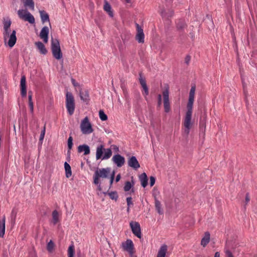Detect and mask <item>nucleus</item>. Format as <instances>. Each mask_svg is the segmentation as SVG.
<instances>
[{"instance_id": "obj_1", "label": "nucleus", "mask_w": 257, "mask_h": 257, "mask_svg": "<svg viewBox=\"0 0 257 257\" xmlns=\"http://www.w3.org/2000/svg\"><path fill=\"white\" fill-rule=\"evenodd\" d=\"M193 106V86L191 87L190 93L189 102L187 105L188 110L185 118L184 125V133L186 135H188L191 124V119L192 116V109Z\"/></svg>"}, {"instance_id": "obj_2", "label": "nucleus", "mask_w": 257, "mask_h": 257, "mask_svg": "<svg viewBox=\"0 0 257 257\" xmlns=\"http://www.w3.org/2000/svg\"><path fill=\"white\" fill-rule=\"evenodd\" d=\"M3 37L5 42L8 39V45L10 47L12 48L15 45L17 41L15 30H13L11 32L10 28L4 29Z\"/></svg>"}, {"instance_id": "obj_3", "label": "nucleus", "mask_w": 257, "mask_h": 257, "mask_svg": "<svg viewBox=\"0 0 257 257\" xmlns=\"http://www.w3.org/2000/svg\"><path fill=\"white\" fill-rule=\"evenodd\" d=\"M110 173V169L109 168L97 169L93 175V183L95 185H98L100 183L99 178H106Z\"/></svg>"}, {"instance_id": "obj_4", "label": "nucleus", "mask_w": 257, "mask_h": 257, "mask_svg": "<svg viewBox=\"0 0 257 257\" xmlns=\"http://www.w3.org/2000/svg\"><path fill=\"white\" fill-rule=\"evenodd\" d=\"M112 155V151L110 149H104L103 145H100L97 147L96 152V158L97 160L108 159Z\"/></svg>"}, {"instance_id": "obj_5", "label": "nucleus", "mask_w": 257, "mask_h": 257, "mask_svg": "<svg viewBox=\"0 0 257 257\" xmlns=\"http://www.w3.org/2000/svg\"><path fill=\"white\" fill-rule=\"evenodd\" d=\"M51 51L53 56L55 59L60 60L62 58V53L61 50L59 41L58 39H52Z\"/></svg>"}, {"instance_id": "obj_6", "label": "nucleus", "mask_w": 257, "mask_h": 257, "mask_svg": "<svg viewBox=\"0 0 257 257\" xmlns=\"http://www.w3.org/2000/svg\"><path fill=\"white\" fill-rule=\"evenodd\" d=\"M66 107L69 115H72L75 110L74 98L72 93L68 91L66 93Z\"/></svg>"}, {"instance_id": "obj_7", "label": "nucleus", "mask_w": 257, "mask_h": 257, "mask_svg": "<svg viewBox=\"0 0 257 257\" xmlns=\"http://www.w3.org/2000/svg\"><path fill=\"white\" fill-rule=\"evenodd\" d=\"M80 128L82 133L84 135H89L93 133L94 131L87 116L82 120Z\"/></svg>"}, {"instance_id": "obj_8", "label": "nucleus", "mask_w": 257, "mask_h": 257, "mask_svg": "<svg viewBox=\"0 0 257 257\" xmlns=\"http://www.w3.org/2000/svg\"><path fill=\"white\" fill-rule=\"evenodd\" d=\"M18 15L20 19L27 21L30 24H34L35 20L34 16L27 10H19L18 11Z\"/></svg>"}, {"instance_id": "obj_9", "label": "nucleus", "mask_w": 257, "mask_h": 257, "mask_svg": "<svg viewBox=\"0 0 257 257\" xmlns=\"http://www.w3.org/2000/svg\"><path fill=\"white\" fill-rule=\"evenodd\" d=\"M130 225L133 234L140 238L142 236V233L139 223L136 221H131L130 223Z\"/></svg>"}, {"instance_id": "obj_10", "label": "nucleus", "mask_w": 257, "mask_h": 257, "mask_svg": "<svg viewBox=\"0 0 257 257\" xmlns=\"http://www.w3.org/2000/svg\"><path fill=\"white\" fill-rule=\"evenodd\" d=\"M121 246L123 250L127 251L128 253L135 251L134 244L131 239H127L125 241L121 243Z\"/></svg>"}, {"instance_id": "obj_11", "label": "nucleus", "mask_w": 257, "mask_h": 257, "mask_svg": "<svg viewBox=\"0 0 257 257\" xmlns=\"http://www.w3.org/2000/svg\"><path fill=\"white\" fill-rule=\"evenodd\" d=\"M163 96L164 99V106L165 111L168 112L170 111V106L169 99V89L167 88L163 91Z\"/></svg>"}, {"instance_id": "obj_12", "label": "nucleus", "mask_w": 257, "mask_h": 257, "mask_svg": "<svg viewBox=\"0 0 257 257\" xmlns=\"http://www.w3.org/2000/svg\"><path fill=\"white\" fill-rule=\"evenodd\" d=\"M137 34L136 39L139 43H143L144 42L145 35L143 30L141 28L138 24H136Z\"/></svg>"}, {"instance_id": "obj_13", "label": "nucleus", "mask_w": 257, "mask_h": 257, "mask_svg": "<svg viewBox=\"0 0 257 257\" xmlns=\"http://www.w3.org/2000/svg\"><path fill=\"white\" fill-rule=\"evenodd\" d=\"M206 120L205 117L201 119L199 124V137L204 140L205 136Z\"/></svg>"}, {"instance_id": "obj_14", "label": "nucleus", "mask_w": 257, "mask_h": 257, "mask_svg": "<svg viewBox=\"0 0 257 257\" xmlns=\"http://www.w3.org/2000/svg\"><path fill=\"white\" fill-rule=\"evenodd\" d=\"M21 94L22 97H26L27 95L26 78L25 75L21 77L20 82Z\"/></svg>"}, {"instance_id": "obj_15", "label": "nucleus", "mask_w": 257, "mask_h": 257, "mask_svg": "<svg viewBox=\"0 0 257 257\" xmlns=\"http://www.w3.org/2000/svg\"><path fill=\"white\" fill-rule=\"evenodd\" d=\"M49 31V28L47 26L44 27L41 31L40 37L45 43L48 42Z\"/></svg>"}, {"instance_id": "obj_16", "label": "nucleus", "mask_w": 257, "mask_h": 257, "mask_svg": "<svg viewBox=\"0 0 257 257\" xmlns=\"http://www.w3.org/2000/svg\"><path fill=\"white\" fill-rule=\"evenodd\" d=\"M168 250V246L166 244H163L160 247L157 257H165Z\"/></svg>"}, {"instance_id": "obj_17", "label": "nucleus", "mask_w": 257, "mask_h": 257, "mask_svg": "<svg viewBox=\"0 0 257 257\" xmlns=\"http://www.w3.org/2000/svg\"><path fill=\"white\" fill-rule=\"evenodd\" d=\"M6 217L3 216L2 220H0V237H3L5 233V226Z\"/></svg>"}, {"instance_id": "obj_18", "label": "nucleus", "mask_w": 257, "mask_h": 257, "mask_svg": "<svg viewBox=\"0 0 257 257\" xmlns=\"http://www.w3.org/2000/svg\"><path fill=\"white\" fill-rule=\"evenodd\" d=\"M25 8H29L31 11L35 9V3L33 0H22Z\"/></svg>"}, {"instance_id": "obj_19", "label": "nucleus", "mask_w": 257, "mask_h": 257, "mask_svg": "<svg viewBox=\"0 0 257 257\" xmlns=\"http://www.w3.org/2000/svg\"><path fill=\"white\" fill-rule=\"evenodd\" d=\"M210 233L209 232H205L204 233V236L202 238L201 240V244L203 247H205L206 246V245L209 243L210 241Z\"/></svg>"}, {"instance_id": "obj_20", "label": "nucleus", "mask_w": 257, "mask_h": 257, "mask_svg": "<svg viewBox=\"0 0 257 257\" xmlns=\"http://www.w3.org/2000/svg\"><path fill=\"white\" fill-rule=\"evenodd\" d=\"M35 44L41 54L45 55L47 53V49L41 42H37Z\"/></svg>"}, {"instance_id": "obj_21", "label": "nucleus", "mask_w": 257, "mask_h": 257, "mask_svg": "<svg viewBox=\"0 0 257 257\" xmlns=\"http://www.w3.org/2000/svg\"><path fill=\"white\" fill-rule=\"evenodd\" d=\"M78 151L79 153L84 152V155H86L90 153V149L86 145H80L78 148Z\"/></svg>"}, {"instance_id": "obj_22", "label": "nucleus", "mask_w": 257, "mask_h": 257, "mask_svg": "<svg viewBox=\"0 0 257 257\" xmlns=\"http://www.w3.org/2000/svg\"><path fill=\"white\" fill-rule=\"evenodd\" d=\"M41 21L43 23L48 22H49V16L48 13L45 11H39Z\"/></svg>"}, {"instance_id": "obj_23", "label": "nucleus", "mask_w": 257, "mask_h": 257, "mask_svg": "<svg viewBox=\"0 0 257 257\" xmlns=\"http://www.w3.org/2000/svg\"><path fill=\"white\" fill-rule=\"evenodd\" d=\"M205 23L207 24V26L209 30L213 29L214 25L213 22L211 17L210 15H207L206 18L205 19Z\"/></svg>"}, {"instance_id": "obj_24", "label": "nucleus", "mask_w": 257, "mask_h": 257, "mask_svg": "<svg viewBox=\"0 0 257 257\" xmlns=\"http://www.w3.org/2000/svg\"><path fill=\"white\" fill-rule=\"evenodd\" d=\"M140 180L142 186L145 188L148 184V179L147 176L145 173H143L140 176Z\"/></svg>"}, {"instance_id": "obj_25", "label": "nucleus", "mask_w": 257, "mask_h": 257, "mask_svg": "<svg viewBox=\"0 0 257 257\" xmlns=\"http://www.w3.org/2000/svg\"><path fill=\"white\" fill-rule=\"evenodd\" d=\"M52 222L53 223V224L55 225L58 222H59L60 221L59 218V213L56 210H55L52 212Z\"/></svg>"}, {"instance_id": "obj_26", "label": "nucleus", "mask_w": 257, "mask_h": 257, "mask_svg": "<svg viewBox=\"0 0 257 257\" xmlns=\"http://www.w3.org/2000/svg\"><path fill=\"white\" fill-rule=\"evenodd\" d=\"M103 9L105 11H106L108 14L110 16H113V13L111 11V8L109 4L106 1H104V4L103 6Z\"/></svg>"}, {"instance_id": "obj_27", "label": "nucleus", "mask_w": 257, "mask_h": 257, "mask_svg": "<svg viewBox=\"0 0 257 257\" xmlns=\"http://www.w3.org/2000/svg\"><path fill=\"white\" fill-rule=\"evenodd\" d=\"M64 168L65 170L66 177L68 178L72 175V172L71 167L67 162H65Z\"/></svg>"}, {"instance_id": "obj_28", "label": "nucleus", "mask_w": 257, "mask_h": 257, "mask_svg": "<svg viewBox=\"0 0 257 257\" xmlns=\"http://www.w3.org/2000/svg\"><path fill=\"white\" fill-rule=\"evenodd\" d=\"M80 96L81 100L84 101H87L89 100V94L87 90L80 91Z\"/></svg>"}, {"instance_id": "obj_29", "label": "nucleus", "mask_w": 257, "mask_h": 257, "mask_svg": "<svg viewBox=\"0 0 257 257\" xmlns=\"http://www.w3.org/2000/svg\"><path fill=\"white\" fill-rule=\"evenodd\" d=\"M155 205L156 209L157 210V212L160 214H163V210L161 209V202L158 200H157L156 198H155Z\"/></svg>"}, {"instance_id": "obj_30", "label": "nucleus", "mask_w": 257, "mask_h": 257, "mask_svg": "<svg viewBox=\"0 0 257 257\" xmlns=\"http://www.w3.org/2000/svg\"><path fill=\"white\" fill-rule=\"evenodd\" d=\"M75 253V247L73 244L70 245L68 249V257H74Z\"/></svg>"}, {"instance_id": "obj_31", "label": "nucleus", "mask_w": 257, "mask_h": 257, "mask_svg": "<svg viewBox=\"0 0 257 257\" xmlns=\"http://www.w3.org/2000/svg\"><path fill=\"white\" fill-rule=\"evenodd\" d=\"M186 27V24L183 20H179L177 22V27L178 29H183Z\"/></svg>"}, {"instance_id": "obj_32", "label": "nucleus", "mask_w": 257, "mask_h": 257, "mask_svg": "<svg viewBox=\"0 0 257 257\" xmlns=\"http://www.w3.org/2000/svg\"><path fill=\"white\" fill-rule=\"evenodd\" d=\"M99 116L100 119L102 121H105L107 119V116L105 114L102 110H100L99 111Z\"/></svg>"}, {"instance_id": "obj_33", "label": "nucleus", "mask_w": 257, "mask_h": 257, "mask_svg": "<svg viewBox=\"0 0 257 257\" xmlns=\"http://www.w3.org/2000/svg\"><path fill=\"white\" fill-rule=\"evenodd\" d=\"M128 165L135 169L140 167L139 162H128Z\"/></svg>"}, {"instance_id": "obj_34", "label": "nucleus", "mask_w": 257, "mask_h": 257, "mask_svg": "<svg viewBox=\"0 0 257 257\" xmlns=\"http://www.w3.org/2000/svg\"><path fill=\"white\" fill-rule=\"evenodd\" d=\"M3 23H4V29L10 28V27H11V25L12 24L10 20H4Z\"/></svg>"}, {"instance_id": "obj_35", "label": "nucleus", "mask_w": 257, "mask_h": 257, "mask_svg": "<svg viewBox=\"0 0 257 257\" xmlns=\"http://www.w3.org/2000/svg\"><path fill=\"white\" fill-rule=\"evenodd\" d=\"M54 246V244L52 240H50L47 244V248L49 252H52Z\"/></svg>"}, {"instance_id": "obj_36", "label": "nucleus", "mask_w": 257, "mask_h": 257, "mask_svg": "<svg viewBox=\"0 0 257 257\" xmlns=\"http://www.w3.org/2000/svg\"><path fill=\"white\" fill-rule=\"evenodd\" d=\"M112 161H124V158L117 154L112 157Z\"/></svg>"}, {"instance_id": "obj_37", "label": "nucleus", "mask_w": 257, "mask_h": 257, "mask_svg": "<svg viewBox=\"0 0 257 257\" xmlns=\"http://www.w3.org/2000/svg\"><path fill=\"white\" fill-rule=\"evenodd\" d=\"M132 188V184L130 182L127 181L124 186V190L125 191H128Z\"/></svg>"}, {"instance_id": "obj_38", "label": "nucleus", "mask_w": 257, "mask_h": 257, "mask_svg": "<svg viewBox=\"0 0 257 257\" xmlns=\"http://www.w3.org/2000/svg\"><path fill=\"white\" fill-rule=\"evenodd\" d=\"M110 198L111 199L116 200L118 198V195L115 192H111L108 194Z\"/></svg>"}, {"instance_id": "obj_39", "label": "nucleus", "mask_w": 257, "mask_h": 257, "mask_svg": "<svg viewBox=\"0 0 257 257\" xmlns=\"http://www.w3.org/2000/svg\"><path fill=\"white\" fill-rule=\"evenodd\" d=\"M143 90H144V92H143V94L145 96V98L146 100H148V98L147 97V96L149 94V89H148V88L147 86H145L144 87H143Z\"/></svg>"}, {"instance_id": "obj_40", "label": "nucleus", "mask_w": 257, "mask_h": 257, "mask_svg": "<svg viewBox=\"0 0 257 257\" xmlns=\"http://www.w3.org/2000/svg\"><path fill=\"white\" fill-rule=\"evenodd\" d=\"M73 146V138L70 136L68 140V147L69 150L72 149Z\"/></svg>"}, {"instance_id": "obj_41", "label": "nucleus", "mask_w": 257, "mask_h": 257, "mask_svg": "<svg viewBox=\"0 0 257 257\" xmlns=\"http://www.w3.org/2000/svg\"><path fill=\"white\" fill-rule=\"evenodd\" d=\"M162 15L163 17H166L167 18H168L169 17H172L173 15V12L170 11L168 14H167L166 12H162Z\"/></svg>"}, {"instance_id": "obj_42", "label": "nucleus", "mask_w": 257, "mask_h": 257, "mask_svg": "<svg viewBox=\"0 0 257 257\" xmlns=\"http://www.w3.org/2000/svg\"><path fill=\"white\" fill-rule=\"evenodd\" d=\"M225 253L227 257H233L232 252L226 247L225 248Z\"/></svg>"}, {"instance_id": "obj_43", "label": "nucleus", "mask_w": 257, "mask_h": 257, "mask_svg": "<svg viewBox=\"0 0 257 257\" xmlns=\"http://www.w3.org/2000/svg\"><path fill=\"white\" fill-rule=\"evenodd\" d=\"M45 134V127H44L43 130L42 131L41 133V135H40V139H39V140L40 141L43 140Z\"/></svg>"}, {"instance_id": "obj_44", "label": "nucleus", "mask_w": 257, "mask_h": 257, "mask_svg": "<svg viewBox=\"0 0 257 257\" xmlns=\"http://www.w3.org/2000/svg\"><path fill=\"white\" fill-rule=\"evenodd\" d=\"M139 80H140V83L141 85H142V87H144L147 86L145 79H143L142 78H140L139 79Z\"/></svg>"}, {"instance_id": "obj_45", "label": "nucleus", "mask_w": 257, "mask_h": 257, "mask_svg": "<svg viewBox=\"0 0 257 257\" xmlns=\"http://www.w3.org/2000/svg\"><path fill=\"white\" fill-rule=\"evenodd\" d=\"M155 180H156V179H155V178L154 177L151 176L150 177V186L151 187H152L155 184Z\"/></svg>"}, {"instance_id": "obj_46", "label": "nucleus", "mask_w": 257, "mask_h": 257, "mask_svg": "<svg viewBox=\"0 0 257 257\" xmlns=\"http://www.w3.org/2000/svg\"><path fill=\"white\" fill-rule=\"evenodd\" d=\"M29 95H28V100H29V102H32V96H33V92L32 91H29L28 92Z\"/></svg>"}, {"instance_id": "obj_47", "label": "nucleus", "mask_w": 257, "mask_h": 257, "mask_svg": "<svg viewBox=\"0 0 257 257\" xmlns=\"http://www.w3.org/2000/svg\"><path fill=\"white\" fill-rule=\"evenodd\" d=\"M127 158L126 159H127V161H137L136 157L135 156H131L130 155H127Z\"/></svg>"}, {"instance_id": "obj_48", "label": "nucleus", "mask_w": 257, "mask_h": 257, "mask_svg": "<svg viewBox=\"0 0 257 257\" xmlns=\"http://www.w3.org/2000/svg\"><path fill=\"white\" fill-rule=\"evenodd\" d=\"M162 104V96L161 94H159L158 96V105L160 106Z\"/></svg>"}, {"instance_id": "obj_49", "label": "nucleus", "mask_w": 257, "mask_h": 257, "mask_svg": "<svg viewBox=\"0 0 257 257\" xmlns=\"http://www.w3.org/2000/svg\"><path fill=\"white\" fill-rule=\"evenodd\" d=\"M132 198L131 197H127L126 198V202H127V204L128 206H130L131 205H133V202L132 201Z\"/></svg>"}, {"instance_id": "obj_50", "label": "nucleus", "mask_w": 257, "mask_h": 257, "mask_svg": "<svg viewBox=\"0 0 257 257\" xmlns=\"http://www.w3.org/2000/svg\"><path fill=\"white\" fill-rule=\"evenodd\" d=\"M191 59V57L190 56H189V55L187 56L185 59V63H186L188 65L189 63V62H190Z\"/></svg>"}, {"instance_id": "obj_51", "label": "nucleus", "mask_w": 257, "mask_h": 257, "mask_svg": "<svg viewBox=\"0 0 257 257\" xmlns=\"http://www.w3.org/2000/svg\"><path fill=\"white\" fill-rule=\"evenodd\" d=\"M250 200V198L248 193L246 194L245 196V204H247Z\"/></svg>"}, {"instance_id": "obj_52", "label": "nucleus", "mask_w": 257, "mask_h": 257, "mask_svg": "<svg viewBox=\"0 0 257 257\" xmlns=\"http://www.w3.org/2000/svg\"><path fill=\"white\" fill-rule=\"evenodd\" d=\"M114 177V172L113 171L112 174H111L110 176V183L111 184L113 182V179Z\"/></svg>"}, {"instance_id": "obj_53", "label": "nucleus", "mask_w": 257, "mask_h": 257, "mask_svg": "<svg viewBox=\"0 0 257 257\" xmlns=\"http://www.w3.org/2000/svg\"><path fill=\"white\" fill-rule=\"evenodd\" d=\"M29 107L30 108V110H31V112H33V110H34V105H33V102H29Z\"/></svg>"}, {"instance_id": "obj_54", "label": "nucleus", "mask_w": 257, "mask_h": 257, "mask_svg": "<svg viewBox=\"0 0 257 257\" xmlns=\"http://www.w3.org/2000/svg\"><path fill=\"white\" fill-rule=\"evenodd\" d=\"M71 81H72V83L73 85L74 86H78V83L77 82H76L74 79L72 78L71 79Z\"/></svg>"}, {"instance_id": "obj_55", "label": "nucleus", "mask_w": 257, "mask_h": 257, "mask_svg": "<svg viewBox=\"0 0 257 257\" xmlns=\"http://www.w3.org/2000/svg\"><path fill=\"white\" fill-rule=\"evenodd\" d=\"M118 167H121L123 165L124 162H115Z\"/></svg>"}, {"instance_id": "obj_56", "label": "nucleus", "mask_w": 257, "mask_h": 257, "mask_svg": "<svg viewBox=\"0 0 257 257\" xmlns=\"http://www.w3.org/2000/svg\"><path fill=\"white\" fill-rule=\"evenodd\" d=\"M134 253H135V251L128 253V254L130 255V257H137V256L134 254Z\"/></svg>"}, {"instance_id": "obj_57", "label": "nucleus", "mask_w": 257, "mask_h": 257, "mask_svg": "<svg viewBox=\"0 0 257 257\" xmlns=\"http://www.w3.org/2000/svg\"><path fill=\"white\" fill-rule=\"evenodd\" d=\"M120 179V174H118L116 176V177L115 178V181L116 182H118Z\"/></svg>"}, {"instance_id": "obj_58", "label": "nucleus", "mask_w": 257, "mask_h": 257, "mask_svg": "<svg viewBox=\"0 0 257 257\" xmlns=\"http://www.w3.org/2000/svg\"><path fill=\"white\" fill-rule=\"evenodd\" d=\"M111 147L112 148L116 151H117L118 150V148L116 146H111Z\"/></svg>"}, {"instance_id": "obj_59", "label": "nucleus", "mask_w": 257, "mask_h": 257, "mask_svg": "<svg viewBox=\"0 0 257 257\" xmlns=\"http://www.w3.org/2000/svg\"><path fill=\"white\" fill-rule=\"evenodd\" d=\"M214 257H220V254L218 252H216L214 255Z\"/></svg>"}, {"instance_id": "obj_60", "label": "nucleus", "mask_w": 257, "mask_h": 257, "mask_svg": "<svg viewBox=\"0 0 257 257\" xmlns=\"http://www.w3.org/2000/svg\"><path fill=\"white\" fill-rule=\"evenodd\" d=\"M126 2L127 3H130V0H125Z\"/></svg>"}, {"instance_id": "obj_61", "label": "nucleus", "mask_w": 257, "mask_h": 257, "mask_svg": "<svg viewBox=\"0 0 257 257\" xmlns=\"http://www.w3.org/2000/svg\"><path fill=\"white\" fill-rule=\"evenodd\" d=\"M127 212H129V211H130V208H129V206H128V208H127Z\"/></svg>"}, {"instance_id": "obj_62", "label": "nucleus", "mask_w": 257, "mask_h": 257, "mask_svg": "<svg viewBox=\"0 0 257 257\" xmlns=\"http://www.w3.org/2000/svg\"><path fill=\"white\" fill-rule=\"evenodd\" d=\"M83 162H82L81 163V165L83 166Z\"/></svg>"}, {"instance_id": "obj_63", "label": "nucleus", "mask_w": 257, "mask_h": 257, "mask_svg": "<svg viewBox=\"0 0 257 257\" xmlns=\"http://www.w3.org/2000/svg\"><path fill=\"white\" fill-rule=\"evenodd\" d=\"M193 91H194V92L195 91V87H194Z\"/></svg>"}]
</instances>
